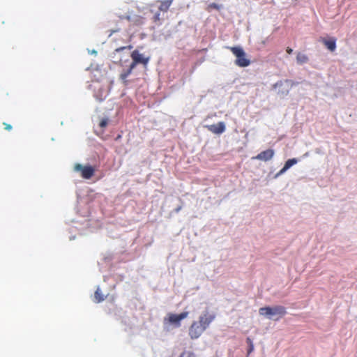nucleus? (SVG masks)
Here are the masks:
<instances>
[{"mask_svg": "<svg viewBox=\"0 0 357 357\" xmlns=\"http://www.w3.org/2000/svg\"><path fill=\"white\" fill-rule=\"evenodd\" d=\"M215 316L208 310H204L199 317L198 321L192 323L189 328V336L191 339H197L214 320Z\"/></svg>", "mask_w": 357, "mask_h": 357, "instance_id": "nucleus-1", "label": "nucleus"}, {"mask_svg": "<svg viewBox=\"0 0 357 357\" xmlns=\"http://www.w3.org/2000/svg\"><path fill=\"white\" fill-rule=\"evenodd\" d=\"M286 313L285 308L281 305L264 307L259 309V314L271 320H278Z\"/></svg>", "mask_w": 357, "mask_h": 357, "instance_id": "nucleus-2", "label": "nucleus"}, {"mask_svg": "<svg viewBox=\"0 0 357 357\" xmlns=\"http://www.w3.org/2000/svg\"><path fill=\"white\" fill-rule=\"evenodd\" d=\"M229 49L236 57L235 61L236 65L240 67H247L250 65V61L246 57V54L242 47H231Z\"/></svg>", "mask_w": 357, "mask_h": 357, "instance_id": "nucleus-3", "label": "nucleus"}, {"mask_svg": "<svg viewBox=\"0 0 357 357\" xmlns=\"http://www.w3.org/2000/svg\"><path fill=\"white\" fill-rule=\"evenodd\" d=\"M294 83L289 79L280 81L274 85L275 89H278V93L282 96H287Z\"/></svg>", "mask_w": 357, "mask_h": 357, "instance_id": "nucleus-4", "label": "nucleus"}, {"mask_svg": "<svg viewBox=\"0 0 357 357\" xmlns=\"http://www.w3.org/2000/svg\"><path fill=\"white\" fill-rule=\"evenodd\" d=\"M188 315V312H183L179 314H169L168 317L165 319V322L167 321L169 323L174 324L176 326H179L181 321L185 319Z\"/></svg>", "mask_w": 357, "mask_h": 357, "instance_id": "nucleus-5", "label": "nucleus"}, {"mask_svg": "<svg viewBox=\"0 0 357 357\" xmlns=\"http://www.w3.org/2000/svg\"><path fill=\"white\" fill-rule=\"evenodd\" d=\"M74 169L77 172H81L82 176L85 178H90L94 172L91 166H83L81 164H76Z\"/></svg>", "mask_w": 357, "mask_h": 357, "instance_id": "nucleus-6", "label": "nucleus"}, {"mask_svg": "<svg viewBox=\"0 0 357 357\" xmlns=\"http://www.w3.org/2000/svg\"><path fill=\"white\" fill-rule=\"evenodd\" d=\"M208 130L215 134H222L225 131V124L224 122H219L217 124H212L206 126Z\"/></svg>", "mask_w": 357, "mask_h": 357, "instance_id": "nucleus-7", "label": "nucleus"}, {"mask_svg": "<svg viewBox=\"0 0 357 357\" xmlns=\"http://www.w3.org/2000/svg\"><path fill=\"white\" fill-rule=\"evenodd\" d=\"M298 162V160L296 158L287 160L285 162L284 167L275 174V178H278L280 176L284 174L289 168L296 165Z\"/></svg>", "mask_w": 357, "mask_h": 357, "instance_id": "nucleus-8", "label": "nucleus"}, {"mask_svg": "<svg viewBox=\"0 0 357 357\" xmlns=\"http://www.w3.org/2000/svg\"><path fill=\"white\" fill-rule=\"evenodd\" d=\"M275 152L273 149H267L259 153L255 158L259 160L268 161L273 158Z\"/></svg>", "mask_w": 357, "mask_h": 357, "instance_id": "nucleus-9", "label": "nucleus"}, {"mask_svg": "<svg viewBox=\"0 0 357 357\" xmlns=\"http://www.w3.org/2000/svg\"><path fill=\"white\" fill-rule=\"evenodd\" d=\"M131 57L135 63H143L144 65H146L149 60V58H145L144 55L139 53L137 50H135L132 52Z\"/></svg>", "mask_w": 357, "mask_h": 357, "instance_id": "nucleus-10", "label": "nucleus"}, {"mask_svg": "<svg viewBox=\"0 0 357 357\" xmlns=\"http://www.w3.org/2000/svg\"><path fill=\"white\" fill-rule=\"evenodd\" d=\"M324 45L331 51L333 52L336 48L335 41L333 39L324 40Z\"/></svg>", "mask_w": 357, "mask_h": 357, "instance_id": "nucleus-11", "label": "nucleus"}, {"mask_svg": "<svg viewBox=\"0 0 357 357\" xmlns=\"http://www.w3.org/2000/svg\"><path fill=\"white\" fill-rule=\"evenodd\" d=\"M308 61V58L307 56L302 53H298L296 56V61L298 64L302 65L303 63H307Z\"/></svg>", "mask_w": 357, "mask_h": 357, "instance_id": "nucleus-12", "label": "nucleus"}, {"mask_svg": "<svg viewBox=\"0 0 357 357\" xmlns=\"http://www.w3.org/2000/svg\"><path fill=\"white\" fill-rule=\"evenodd\" d=\"M95 299L97 303H100L105 300V296L100 292V289L99 287L97 288L94 294Z\"/></svg>", "mask_w": 357, "mask_h": 357, "instance_id": "nucleus-13", "label": "nucleus"}, {"mask_svg": "<svg viewBox=\"0 0 357 357\" xmlns=\"http://www.w3.org/2000/svg\"><path fill=\"white\" fill-rule=\"evenodd\" d=\"M172 2V0L166 1L165 2L162 3L160 5V9L163 11L167 10L169 8V7L170 6Z\"/></svg>", "mask_w": 357, "mask_h": 357, "instance_id": "nucleus-14", "label": "nucleus"}, {"mask_svg": "<svg viewBox=\"0 0 357 357\" xmlns=\"http://www.w3.org/2000/svg\"><path fill=\"white\" fill-rule=\"evenodd\" d=\"M132 72L130 71V70H127L126 71H125L124 73H121V79L123 80V81H126V78L129 76V75Z\"/></svg>", "mask_w": 357, "mask_h": 357, "instance_id": "nucleus-15", "label": "nucleus"}, {"mask_svg": "<svg viewBox=\"0 0 357 357\" xmlns=\"http://www.w3.org/2000/svg\"><path fill=\"white\" fill-rule=\"evenodd\" d=\"M107 123H108V119H103L100 121L99 126L100 128H104L107 126Z\"/></svg>", "mask_w": 357, "mask_h": 357, "instance_id": "nucleus-16", "label": "nucleus"}, {"mask_svg": "<svg viewBox=\"0 0 357 357\" xmlns=\"http://www.w3.org/2000/svg\"><path fill=\"white\" fill-rule=\"evenodd\" d=\"M137 63H135V61H133L131 63V64L130 65V67H129L128 70H130V71L132 72V70L136 67V65H137Z\"/></svg>", "mask_w": 357, "mask_h": 357, "instance_id": "nucleus-17", "label": "nucleus"}, {"mask_svg": "<svg viewBox=\"0 0 357 357\" xmlns=\"http://www.w3.org/2000/svg\"><path fill=\"white\" fill-rule=\"evenodd\" d=\"M248 341L250 342V348L248 350V353H250L253 350V344H252L249 338H248Z\"/></svg>", "mask_w": 357, "mask_h": 357, "instance_id": "nucleus-18", "label": "nucleus"}, {"mask_svg": "<svg viewBox=\"0 0 357 357\" xmlns=\"http://www.w3.org/2000/svg\"><path fill=\"white\" fill-rule=\"evenodd\" d=\"M3 124L6 126L5 129L7 130H10L12 129V126L10 124H8L6 123H3Z\"/></svg>", "mask_w": 357, "mask_h": 357, "instance_id": "nucleus-19", "label": "nucleus"}, {"mask_svg": "<svg viewBox=\"0 0 357 357\" xmlns=\"http://www.w3.org/2000/svg\"><path fill=\"white\" fill-rule=\"evenodd\" d=\"M179 357H191V355L189 353H183Z\"/></svg>", "mask_w": 357, "mask_h": 357, "instance_id": "nucleus-20", "label": "nucleus"}, {"mask_svg": "<svg viewBox=\"0 0 357 357\" xmlns=\"http://www.w3.org/2000/svg\"><path fill=\"white\" fill-rule=\"evenodd\" d=\"M89 54H91L97 55L98 52H97L96 50H91V51H90V50H89Z\"/></svg>", "mask_w": 357, "mask_h": 357, "instance_id": "nucleus-21", "label": "nucleus"}, {"mask_svg": "<svg viewBox=\"0 0 357 357\" xmlns=\"http://www.w3.org/2000/svg\"><path fill=\"white\" fill-rule=\"evenodd\" d=\"M182 208V206H179L178 207H176L175 209H174V211L175 213H178Z\"/></svg>", "mask_w": 357, "mask_h": 357, "instance_id": "nucleus-22", "label": "nucleus"}, {"mask_svg": "<svg viewBox=\"0 0 357 357\" xmlns=\"http://www.w3.org/2000/svg\"><path fill=\"white\" fill-rule=\"evenodd\" d=\"M292 52H293V50H292L291 48H290V47H287V52L289 54H291V53H292Z\"/></svg>", "mask_w": 357, "mask_h": 357, "instance_id": "nucleus-23", "label": "nucleus"}, {"mask_svg": "<svg viewBox=\"0 0 357 357\" xmlns=\"http://www.w3.org/2000/svg\"><path fill=\"white\" fill-rule=\"evenodd\" d=\"M126 47H119V48H117L116 50V52H119V51H121L123 50H124Z\"/></svg>", "mask_w": 357, "mask_h": 357, "instance_id": "nucleus-24", "label": "nucleus"}, {"mask_svg": "<svg viewBox=\"0 0 357 357\" xmlns=\"http://www.w3.org/2000/svg\"><path fill=\"white\" fill-rule=\"evenodd\" d=\"M309 155V153L308 152H306L303 155V158H305V157H307Z\"/></svg>", "mask_w": 357, "mask_h": 357, "instance_id": "nucleus-25", "label": "nucleus"}]
</instances>
